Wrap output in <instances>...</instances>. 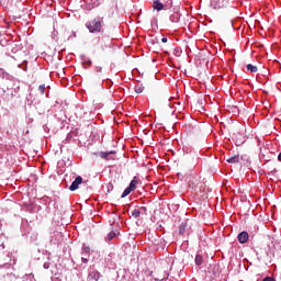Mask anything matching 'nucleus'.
<instances>
[{"instance_id":"obj_6","label":"nucleus","mask_w":281,"mask_h":281,"mask_svg":"<svg viewBox=\"0 0 281 281\" xmlns=\"http://www.w3.org/2000/svg\"><path fill=\"white\" fill-rule=\"evenodd\" d=\"M249 240V233L247 232H241L238 234V241L240 245H245Z\"/></svg>"},{"instance_id":"obj_2","label":"nucleus","mask_w":281,"mask_h":281,"mask_svg":"<svg viewBox=\"0 0 281 281\" xmlns=\"http://www.w3.org/2000/svg\"><path fill=\"white\" fill-rule=\"evenodd\" d=\"M228 3H229L228 0H211V7L214 8V10H221L223 8H227Z\"/></svg>"},{"instance_id":"obj_20","label":"nucleus","mask_w":281,"mask_h":281,"mask_svg":"<svg viewBox=\"0 0 281 281\" xmlns=\"http://www.w3.org/2000/svg\"><path fill=\"white\" fill-rule=\"evenodd\" d=\"M262 281H276V279L272 277H266Z\"/></svg>"},{"instance_id":"obj_9","label":"nucleus","mask_w":281,"mask_h":281,"mask_svg":"<svg viewBox=\"0 0 281 281\" xmlns=\"http://www.w3.org/2000/svg\"><path fill=\"white\" fill-rule=\"evenodd\" d=\"M137 183H139V180L137 177H134L133 180L131 181L128 188H131L133 191L137 190Z\"/></svg>"},{"instance_id":"obj_5","label":"nucleus","mask_w":281,"mask_h":281,"mask_svg":"<svg viewBox=\"0 0 281 281\" xmlns=\"http://www.w3.org/2000/svg\"><path fill=\"white\" fill-rule=\"evenodd\" d=\"M168 5L161 3L159 0H155L153 2V9L156 10L157 12H161V10H167Z\"/></svg>"},{"instance_id":"obj_8","label":"nucleus","mask_w":281,"mask_h":281,"mask_svg":"<svg viewBox=\"0 0 281 281\" xmlns=\"http://www.w3.org/2000/svg\"><path fill=\"white\" fill-rule=\"evenodd\" d=\"M196 186H199V178L192 177V179L189 180V188H191V190H194L196 189Z\"/></svg>"},{"instance_id":"obj_21","label":"nucleus","mask_w":281,"mask_h":281,"mask_svg":"<svg viewBox=\"0 0 281 281\" xmlns=\"http://www.w3.org/2000/svg\"><path fill=\"white\" fill-rule=\"evenodd\" d=\"M81 260L85 265H87V262H89V259L87 257H81Z\"/></svg>"},{"instance_id":"obj_12","label":"nucleus","mask_w":281,"mask_h":281,"mask_svg":"<svg viewBox=\"0 0 281 281\" xmlns=\"http://www.w3.org/2000/svg\"><path fill=\"white\" fill-rule=\"evenodd\" d=\"M239 161H240V157L239 156H233V157L227 159L228 164H238Z\"/></svg>"},{"instance_id":"obj_19","label":"nucleus","mask_w":281,"mask_h":281,"mask_svg":"<svg viewBox=\"0 0 281 281\" xmlns=\"http://www.w3.org/2000/svg\"><path fill=\"white\" fill-rule=\"evenodd\" d=\"M135 92H136V93H143V92H144V88L136 86V87H135Z\"/></svg>"},{"instance_id":"obj_22","label":"nucleus","mask_w":281,"mask_h":281,"mask_svg":"<svg viewBox=\"0 0 281 281\" xmlns=\"http://www.w3.org/2000/svg\"><path fill=\"white\" fill-rule=\"evenodd\" d=\"M161 43H168V37H162Z\"/></svg>"},{"instance_id":"obj_3","label":"nucleus","mask_w":281,"mask_h":281,"mask_svg":"<svg viewBox=\"0 0 281 281\" xmlns=\"http://www.w3.org/2000/svg\"><path fill=\"white\" fill-rule=\"evenodd\" d=\"M99 157L105 159L106 161H115V150L112 151H101L99 153Z\"/></svg>"},{"instance_id":"obj_17","label":"nucleus","mask_w":281,"mask_h":281,"mask_svg":"<svg viewBox=\"0 0 281 281\" xmlns=\"http://www.w3.org/2000/svg\"><path fill=\"white\" fill-rule=\"evenodd\" d=\"M38 91H40L41 95H44L45 94V85H40Z\"/></svg>"},{"instance_id":"obj_7","label":"nucleus","mask_w":281,"mask_h":281,"mask_svg":"<svg viewBox=\"0 0 281 281\" xmlns=\"http://www.w3.org/2000/svg\"><path fill=\"white\" fill-rule=\"evenodd\" d=\"M100 280V272L98 271H92L88 276V281H98Z\"/></svg>"},{"instance_id":"obj_16","label":"nucleus","mask_w":281,"mask_h":281,"mask_svg":"<svg viewBox=\"0 0 281 281\" xmlns=\"http://www.w3.org/2000/svg\"><path fill=\"white\" fill-rule=\"evenodd\" d=\"M140 212H139V210H134V211H132V216L134 217V218H139V216H140Z\"/></svg>"},{"instance_id":"obj_18","label":"nucleus","mask_w":281,"mask_h":281,"mask_svg":"<svg viewBox=\"0 0 281 281\" xmlns=\"http://www.w3.org/2000/svg\"><path fill=\"white\" fill-rule=\"evenodd\" d=\"M91 251V249L89 247H86L82 249V256H89V252Z\"/></svg>"},{"instance_id":"obj_4","label":"nucleus","mask_w":281,"mask_h":281,"mask_svg":"<svg viewBox=\"0 0 281 281\" xmlns=\"http://www.w3.org/2000/svg\"><path fill=\"white\" fill-rule=\"evenodd\" d=\"M80 184H82V177L78 176L75 181L71 183L69 190L71 192H76V190H78V188H80Z\"/></svg>"},{"instance_id":"obj_10","label":"nucleus","mask_w":281,"mask_h":281,"mask_svg":"<svg viewBox=\"0 0 281 281\" xmlns=\"http://www.w3.org/2000/svg\"><path fill=\"white\" fill-rule=\"evenodd\" d=\"M247 71H249L250 74H257L258 67H257V66H254V65H251V64H248V65H247Z\"/></svg>"},{"instance_id":"obj_15","label":"nucleus","mask_w":281,"mask_h":281,"mask_svg":"<svg viewBox=\"0 0 281 281\" xmlns=\"http://www.w3.org/2000/svg\"><path fill=\"white\" fill-rule=\"evenodd\" d=\"M187 228H188V225L182 223L179 227V234L181 235L186 234Z\"/></svg>"},{"instance_id":"obj_11","label":"nucleus","mask_w":281,"mask_h":281,"mask_svg":"<svg viewBox=\"0 0 281 281\" xmlns=\"http://www.w3.org/2000/svg\"><path fill=\"white\" fill-rule=\"evenodd\" d=\"M115 236H117V233L116 232H110L106 237H105V240L108 243H111V240H113V238H115Z\"/></svg>"},{"instance_id":"obj_13","label":"nucleus","mask_w":281,"mask_h":281,"mask_svg":"<svg viewBox=\"0 0 281 281\" xmlns=\"http://www.w3.org/2000/svg\"><path fill=\"white\" fill-rule=\"evenodd\" d=\"M195 265L198 267H201V265H203V256H201V255L195 256Z\"/></svg>"},{"instance_id":"obj_1","label":"nucleus","mask_w":281,"mask_h":281,"mask_svg":"<svg viewBox=\"0 0 281 281\" xmlns=\"http://www.w3.org/2000/svg\"><path fill=\"white\" fill-rule=\"evenodd\" d=\"M102 25H104V19L94 18L91 22L86 24V27L91 32V34H95L98 32H102Z\"/></svg>"},{"instance_id":"obj_14","label":"nucleus","mask_w":281,"mask_h":281,"mask_svg":"<svg viewBox=\"0 0 281 281\" xmlns=\"http://www.w3.org/2000/svg\"><path fill=\"white\" fill-rule=\"evenodd\" d=\"M133 192V189L131 187H127L123 193H122V199H124L125 196H128V194H131Z\"/></svg>"}]
</instances>
